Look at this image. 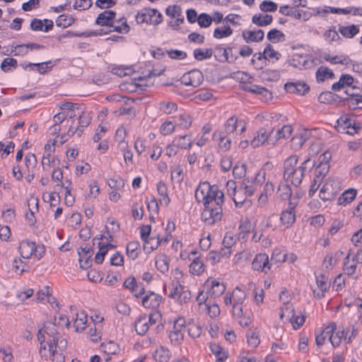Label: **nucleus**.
<instances>
[{
    "label": "nucleus",
    "instance_id": "b1692460",
    "mask_svg": "<svg viewBox=\"0 0 362 362\" xmlns=\"http://www.w3.org/2000/svg\"><path fill=\"white\" fill-rule=\"evenodd\" d=\"M153 357L157 362H168L170 359V351L161 346L155 351Z\"/></svg>",
    "mask_w": 362,
    "mask_h": 362
},
{
    "label": "nucleus",
    "instance_id": "f8f14e48",
    "mask_svg": "<svg viewBox=\"0 0 362 362\" xmlns=\"http://www.w3.org/2000/svg\"><path fill=\"white\" fill-rule=\"evenodd\" d=\"M272 263L269 264V257L264 253H260L256 255L252 262V267L254 270L264 271V269H271Z\"/></svg>",
    "mask_w": 362,
    "mask_h": 362
},
{
    "label": "nucleus",
    "instance_id": "cd10ccee",
    "mask_svg": "<svg viewBox=\"0 0 362 362\" xmlns=\"http://www.w3.org/2000/svg\"><path fill=\"white\" fill-rule=\"evenodd\" d=\"M316 283L321 293L318 292L316 293L315 291L313 292L318 298H322L324 296V293L328 290L329 284L327 281V278L323 274L316 277Z\"/></svg>",
    "mask_w": 362,
    "mask_h": 362
},
{
    "label": "nucleus",
    "instance_id": "e433bc0d",
    "mask_svg": "<svg viewBox=\"0 0 362 362\" xmlns=\"http://www.w3.org/2000/svg\"><path fill=\"white\" fill-rule=\"evenodd\" d=\"M213 54L212 49H202L200 48L194 50V57L197 60L202 61L203 59H209Z\"/></svg>",
    "mask_w": 362,
    "mask_h": 362
},
{
    "label": "nucleus",
    "instance_id": "c756f323",
    "mask_svg": "<svg viewBox=\"0 0 362 362\" xmlns=\"http://www.w3.org/2000/svg\"><path fill=\"white\" fill-rule=\"evenodd\" d=\"M38 202H39L38 199L37 197H31L29 200H28V206L29 207L30 214H26V218L28 220H29L30 225H34V223L36 221L35 216H34L35 211L31 208V204L34 205L35 210L36 211H38Z\"/></svg>",
    "mask_w": 362,
    "mask_h": 362
},
{
    "label": "nucleus",
    "instance_id": "423d86ee",
    "mask_svg": "<svg viewBox=\"0 0 362 362\" xmlns=\"http://www.w3.org/2000/svg\"><path fill=\"white\" fill-rule=\"evenodd\" d=\"M257 134V136H255L250 141V145L253 148L258 147L266 141H272V143L275 141L274 139V127L269 131L264 128H261Z\"/></svg>",
    "mask_w": 362,
    "mask_h": 362
},
{
    "label": "nucleus",
    "instance_id": "13d9d810",
    "mask_svg": "<svg viewBox=\"0 0 362 362\" xmlns=\"http://www.w3.org/2000/svg\"><path fill=\"white\" fill-rule=\"evenodd\" d=\"M267 59L270 58H275L279 60L281 57V54L274 49L273 47L268 44L264 48Z\"/></svg>",
    "mask_w": 362,
    "mask_h": 362
},
{
    "label": "nucleus",
    "instance_id": "72a5a7b5",
    "mask_svg": "<svg viewBox=\"0 0 362 362\" xmlns=\"http://www.w3.org/2000/svg\"><path fill=\"white\" fill-rule=\"evenodd\" d=\"M140 246V244L138 241H131L129 242L126 247L127 255L132 258V259H135L137 258L139 252L138 250Z\"/></svg>",
    "mask_w": 362,
    "mask_h": 362
},
{
    "label": "nucleus",
    "instance_id": "79ce46f5",
    "mask_svg": "<svg viewBox=\"0 0 362 362\" xmlns=\"http://www.w3.org/2000/svg\"><path fill=\"white\" fill-rule=\"evenodd\" d=\"M156 268L163 274L169 269V259L167 256L163 255L156 261Z\"/></svg>",
    "mask_w": 362,
    "mask_h": 362
},
{
    "label": "nucleus",
    "instance_id": "4be33fe9",
    "mask_svg": "<svg viewBox=\"0 0 362 362\" xmlns=\"http://www.w3.org/2000/svg\"><path fill=\"white\" fill-rule=\"evenodd\" d=\"M338 32L346 38H352L359 33V28L356 25L349 26L339 25Z\"/></svg>",
    "mask_w": 362,
    "mask_h": 362
},
{
    "label": "nucleus",
    "instance_id": "6e6d98bb",
    "mask_svg": "<svg viewBox=\"0 0 362 362\" xmlns=\"http://www.w3.org/2000/svg\"><path fill=\"white\" fill-rule=\"evenodd\" d=\"M165 13L167 16L171 18H175L176 16H181L182 9L180 6L173 5L169 6L165 9Z\"/></svg>",
    "mask_w": 362,
    "mask_h": 362
},
{
    "label": "nucleus",
    "instance_id": "09e8293b",
    "mask_svg": "<svg viewBox=\"0 0 362 362\" xmlns=\"http://www.w3.org/2000/svg\"><path fill=\"white\" fill-rule=\"evenodd\" d=\"M177 106L173 102H161L160 103V110L165 114H171L175 112Z\"/></svg>",
    "mask_w": 362,
    "mask_h": 362
},
{
    "label": "nucleus",
    "instance_id": "680f3d73",
    "mask_svg": "<svg viewBox=\"0 0 362 362\" xmlns=\"http://www.w3.org/2000/svg\"><path fill=\"white\" fill-rule=\"evenodd\" d=\"M99 251L96 253L95 257V262L97 264H102L105 256L107 253V250L103 247L101 243H98Z\"/></svg>",
    "mask_w": 362,
    "mask_h": 362
},
{
    "label": "nucleus",
    "instance_id": "bb28decb",
    "mask_svg": "<svg viewBox=\"0 0 362 362\" xmlns=\"http://www.w3.org/2000/svg\"><path fill=\"white\" fill-rule=\"evenodd\" d=\"M225 290L226 287L224 284H221L216 281H213L211 283V288L207 292V293L210 296V297L216 298L223 294Z\"/></svg>",
    "mask_w": 362,
    "mask_h": 362
},
{
    "label": "nucleus",
    "instance_id": "3c124183",
    "mask_svg": "<svg viewBox=\"0 0 362 362\" xmlns=\"http://www.w3.org/2000/svg\"><path fill=\"white\" fill-rule=\"evenodd\" d=\"M92 4V0H75L73 7L79 11L87 10L91 7Z\"/></svg>",
    "mask_w": 362,
    "mask_h": 362
},
{
    "label": "nucleus",
    "instance_id": "0e129e2a",
    "mask_svg": "<svg viewBox=\"0 0 362 362\" xmlns=\"http://www.w3.org/2000/svg\"><path fill=\"white\" fill-rule=\"evenodd\" d=\"M50 354H51V360L52 362H64L65 357L62 354V351L56 350L52 349V346H50Z\"/></svg>",
    "mask_w": 362,
    "mask_h": 362
},
{
    "label": "nucleus",
    "instance_id": "864d4df0",
    "mask_svg": "<svg viewBox=\"0 0 362 362\" xmlns=\"http://www.w3.org/2000/svg\"><path fill=\"white\" fill-rule=\"evenodd\" d=\"M191 124L192 119L189 115L185 113L180 115L177 126L184 129H187Z\"/></svg>",
    "mask_w": 362,
    "mask_h": 362
},
{
    "label": "nucleus",
    "instance_id": "aec40b11",
    "mask_svg": "<svg viewBox=\"0 0 362 362\" xmlns=\"http://www.w3.org/2000/svg\"><path fill=\"white\" fill-rule=\"evenodd\" d=\"M316 80L317 82H323L326 78H334V74L327 66H321L319 67L315 73Z\"/></svg>",
    "mask_w": 362,
    "mask_h": 362
},
{
    "label": "nucleus",
    "instance_id": "49530a36",
    "mask_svg": "<svg viewBox=\"0 0 362 362\" xmlns=\"http://www.w3.org/2000/svg\"><path fill=\"white\" fill-rule=\"evenodd\" d=\"M246 199L247 197L243 194V189L242 187H239L235 195L233 196V202L237 207H241L246 201Z\"/></svg>",
    "mask_w": 362,
    "mask_h": 362
},
{
    "label": "nucleus",
    "instance_id": "2f4dec72",
    "mask_svg": "<svg viewBox=\"0 0 362 362\" xmlns=\"http://www.w3.org/2000/svg\"><path fill=\"white\" fill-rule=\"evenodd\" d=\"M117 23H121V25H115L113 24V26H109L110 28H112V29H110L108 32H105V33H110L111 32H117L119 33H129L130 28L127 23V20L124 18H120L117 21Z\"/></svg>",
    "mask_w": 362,
    "mask_h": 362
},
{
    "label": "nucleus",
    "instance_id": "4468645a",
    "mask_svg": "<svg viewBox=\"0 0 362 362\" xmlns=\"http://www.w3.org/2000/svg\"><path fill=\"white\" fill-rule=\"evenodd\" d=\"M279 12L285 16L293 17L296 19L303 18V21H307L309 18V13L300 10H296L293 8L289 7L288 5L281 6L279 8Z\"/></svg>",
    "mask_w": 362,
    "mask_h": 362
},
{
    "label": "nucleus",
    "instance_id": "9b49d317",
    "mask_svg": "<svg viewBox=\"0 0 362 362\" xmlns=\"http://www.w3.org/2000/svg\"><path fill=\"white\" fill-rule=\"evenodd\" d=\"M162 300V297L153 291H148L142 298V305L146 308H157Z\"/></svg>",
    "mask_w": 362,
    "mask_h": 362
},
{
    "label": "nucleus",
    "instance_id": "7ed1b4c3",
    "mask_svg": "<svg viewBox=\"0 0 362 362\" xmlns=\"http://www.w3.org/2000/svg\"><path fill=\"white\" fill-rule=\"evenodd\" d=\"M223 204L214 205L206 202V204H204V209L202 213V220L206 225H213L217 221L221 220L223 216Z\"/></svg>",
    "mask_w": 362,
    "mask_h": 362
},
{
    "label": "nucleus",
    "instance_id": "8fccbe9b",
    "mask_svg": "<svg viewBox=\"0 0 362 362\" xmlns=\"http://www.w3.org/2000/svg\"><path fill=\"white\" fill-rule=\"evenodd\" d=\"M9 66H12L16 69L18 66L17 60L13 58H5L2 61L0 67L3 71L8 72L10 69Z\"/></svg>",
    "mask_w": 362,
    "mask_h": 362
},
{
    "label": "nucleus",
    "instance_id": "e2e57ef3",
    "mask_svg": "<svg viewBox=\"0 0 362 362\" xmlns=\"http://www.w3.org/2000/svg\"><path fill=\"white\" fill-rule=\"evenodd\" d=\"M166 52L169 57L173 59H184L187 56L185 52L178 49L167 50Z\"/></svg>",
    "mask_w": 362,
    "mask_h": 362
},
{
    "label": "nucleus",
    "instance_id": "4c0bfd02",
    "mask_svg": "<svg viewBox=\"0 0 362 362\" xmlns=\"http://www.w3.org/2000/svg\"><path fill=\"white\" fill-rule=\"evenodd\" d=\"M100 347L103 351L108 355L116 354L119 350L118 344L112 341H110L107 343H103Z\"/></svg>",
    "mask_w": 362,
    "mask_h": 362
},
{
    "label": "nucleus",
    "instance_id": "a19ab883",
    "mask_svg": "<svg viewBox=\"0 0 362 362\" xmlns=\"http://www.w3.org/2000/svg\"><path fill=\"white\" fill-rule=\"evenodd\" d=\"M233 34V29L229 25H225L223 28H216L214 32V37L217 39L226 37Z\"/></svg>",
    "mask_w": 362,
    "mask_h": 362
},
{
    "label": "nucleus",
    "instance_id": "f03ea898",
    "mask_svg": "<svg viewBox=\"0 0 362 362\" xmlns=\"http://www.w3.org/2000/svg\"><path fill=\"white\" fill-rule=\"evenodd\" d=\"M195 198L198 202L202 200L204 204H206V202L214 205L223 204L224 194L218 189L217 185L211 186L207 182L200 185L195 192Z\"/></svg>",
    "mask_w": 362,
    "mask_h": 362
},
{
    "label": "nucleus",
    "instance_id": "c9c22d12",
    "mask_svg": "<svg viewBox=\"0 0 362 362\" xmlns=\"http://www.w3.org/2000/svg\"><path fill=\"white\" fill-rule=\"evenodd\" d=\"M238 119L236 116L230 117L224 124L226 134H231L237 130Z\"/></svg>",
    "mask_w": 362,
    "mask_h": 362
},
{
    "label": "nucleus",
    "instance_id": "0eeeda50",
    "mask_svg": "<svg viewBox=\"0 0 362 362\" xmlns=\"http://www.w3.org/2000/svg\"><path fill=\"white\" fill-rule=\"evenodd\" d=\"M93 254L92 247L86 245L84 247H81V251H78L79 256L80 267L83 269H87L92 265V259H90Z\"/></svg>",
    "mask_w": 362,
    "mask_h": 362
},
{
    "label": "nucleus",
    "instance_id": "603ef678",
    "mask_svg": "<svg viewBox=\"0 0 362 362\" xmlns=\"http://www.w3.org/2000/svg\"><path fill=\"white\" fill-rule=\"evenodd\" d=\"M197 22L200 27L208 28L211 24L212 18L209 15L203 13L198 16Z\"/></svg>",
    "mask_w": 362,
    "mask_h": 362
},
{
    "label": "nucleus",
    "instance_id": "6ab92c4d",
    "mask_svg": "<svg viewBox=\"0 0 362 362\" xmlns=\"http://www.w3.org/2000/svg\"><path fill=\"white\" fill-rule=\"evenodd\" d=\"M341 97L331 91H325L320 94L318 101L320 103L332 104L333 103L339 102Z\"/></svg>",
    "mask_w": 362,
    "mask_h": 362
},
{
    "label": "nucleus",
    "instance_id": "5fc2aeb1",
    "mask_svg": "<svg viewBox=\"0 0 362 362\" xmlns=\"http://www.w3.org/2000/svg\"><path fill=\"white\" fill-rule=\"evenodd\" d=\"M25 166L28 168V171L30 172V169H33L36 167L37 160L34 153H29L25 157Z\"/></svg>",
    "mask_w": 362,
    "mask_h": 362
},
{
    "label": "nucleus",
    "instance_id": "39448f33",
    "mask_svg": "<svg viewBox=\"0 0 362 362\" xmlns=\"http://www.w3.org/2000/svg\"><path fill=\"white\" fill-rule=\"evenodd\" d=\"M204 76L198 69H193L185 73L181 78L182 84L188 86L198 87L203 81Z\"/></svg>",
    "mask_w": 362,
    "mask_h": 362
},
{
    "label": "nucleus",
    "instance_id": "774afa93",
    "mask_svg": "<svg viewBox=\"0 0 362 362\" xmlns=\"http://www.w3.org/2000/svg\"><path fill=\"white\" fill-rule=\"evenodd\" d=\"M329 165H318L315 169V177L319 180H322L325 175L328 173Z\"/></svg>",
    "mask_w": 362,
    "mask_h": 362
},
{
    "label": "nucleus",
    "instance_id": "2eb2a0df",
    "mask_svg": "<svg viewBox=\"0 0 362 362\" xmlns=\"http://www.w3.org/2000/svg\"><path fill=\"white\" fill-rule=\"evenodd\" d=\"M124 287L127 289H129L132 293H134V296L139 298L145 293V288L144 286H141L139 288V291L137 292V288L139 287V284H137L136 279L134 276L128 277L124 282Z\"/></svg>",
    "mask_w": 362,
    "mask_h": 362
},
{
    "label": "nucleus",
    "instance_id": "58836bf2",
    "mask_svg": "<svg viewBox=\"0 0 362 362\" xmlns=\"http://www.w3.org/2000/svg\"><path fill=\"white\" fill-rule=\"evenodd\" d=\"M292 132L291 125H284L281 129H279L275 134L274 133V139L277 141L281 138H288Z\"/></svg>",
    "mask_w": 362,
    "mask_h": 362
},
{
    "label": "nucleus",
    "instance_id": "dca6fc26",
    "mask_svg": "<svg viewBox=\"0 0 362 362\" xmlns=\"http://www.w3.org/2000/svg\"><path fill=\"white\" fill-rule=\"evenodd\" d=\"M185 320L184 317H178L174 322L173 331L170 334V339L171 341H180L183 339V334L181 331L185 325Z\"/></svg>",
    "mask_w": 362,
    "mask_h": 362
},
{
    "label": "nucleus",
    "instance_id": "473e14b6",
    "mask_svg": "<svg viewBox=\"0 0 362 362\" xmlns=\"http://www.w3.org/2000/svg\"><path fill=\"white\" fill-rule=\"evenodd\" d=\"M74 21L75 19L73 16L69 14H62L57 17L56 24L59 27L67 28L71 25Z\"/></svg>",
    "mask_w": 362,
    "mask_h": 362
},
{
    "label": "nucleus",
    "instance_id": "f704fd0d",
    "mask_svg": "<svg viewBox=\"0 0 362 362\" xmlns=\"http://www.w3.org/2000/svg\"><path fill=\"white\" fill-rule=\"evenodd\" d=\"M204 263L199 257H196L191 263L189 268L190 272L193 274L199 275L204 272Z\"/></svg>",
    "mask_w": 362,
    "mask_h": 362
},
{
    "label": "nucleus",
    "instance_id": "7c9ffc66",
    "mask_svg": "<svg viewBox=\"0 0 362 362\" xmlns=\"http://www.w3.org/2000/svg\"><path fill=\"white\" fill-rule=\"evenodd\" d=\"M227 50L232 52L231 47L224 48L221 45H217L215 47L214 57L220 62H225L228 61L227 56Z\"/></svg>",
    "mask_w": 362,
    "mask_h": 362
},
{
    "label": "nucleus",
    "instance_id": "4d7b16f0",
    "mask_svg": "<svg viewBox=\"0 0 362 362\" xmlns=\"http://www.w3.org/2000/svg\"><path fill=\"white\" fill-rule=\"evenodd\" d=\"M246 173V165L245 164H236L233 169V175L235 178H242L245 177Z\"/></svg>",
    "mask_w": 362,
    "mask_h": 362
},
{
    "label": "nucleus",
    "instance_id": "338daca9",
    "mask_svg": "<svg viewBox=\"0 0 362 362\" xmlns=\"http://www.w3.org/2000/svg\"><path fill=\"white\" fill-rule=\"evenodd\" d=\"M111 72L119 77H123L129 75L131 73V68L124 66H116L112 69Z\"/></svg>",
    "mask_w": 362,
    "mask_h": 362
},
{
    "label": "nucleus",
    "instance_id": "a878e982",
    "mask_svg": "<svg viewBox=\"0 0 362 362\" xmlns=\"http://www.w3.org/2000/svg\"><path fill=\"white\" fill-rule=\"evenodd\" d=\"M280 220L281 223L287 228L291 226L296 221L295 211L284 210L281 212Z\"/></svg>",
    "mask_w": 362,
    "mask_h": 362
},
{
    "label": "nucleus",
    "instance_id": "393cba45",
    "mask_svg": "<svg viewBox=\"0 0 362 362\" xmlns=\"http://www.w3.org/2000/svg\"><path fill=\"white\" fill-rule=\"evenodd\" d=\"M272 20V16L269 14H265L264 16H262V14H255L252 18V22L260 27L270 25Z\"/></svg>",
    "mask_w": 362,
    "mask_h": 362
},
{
    "label": "nucleus",
    "instance_id": "5701e85b",
    "mask_svg": "<svg viewBox=\"0 0 362 362\" xmlns=\"http://www.w3.org/2000/svg\"><path fill=\"white\" fill-rule=\"evenodd\" d=\"M213 139L214 140H219V147L223 150L227 151L230 147L231 141L229 138L226 137L223 135V132H215L213 134Z\"/></svg>",
    "mask_w": 362,
    "mask_h": 362
},
{
    "label": "nucleus",
    "instance_id": "ea45409f",
    "mask_svg": "<svg viewBox=\"0 0 362 362\" xmlns=\"http://www.w3.org/2000/svg\"><path fill=\"white\" fill-rule=\"evenodd\" d=\"M267 37L272 42H278L284 40L285 35L277 29H272L268 32Z\"/></svg>",
    "mask_w": 362,
    "mask_h": 362
},
{
    "label": "nucleus",
    "instance_id": "a18cd8bd",
    "mask_svg": "<svg viewBox=\"0 0 362 362\" xmlns=\"http://www.w3.org/2000/svg\"><path fill=\"white\" fill-rule=\"evenodd\" d=\"M278 191L279 192V196L281 199H290L292 194V190L288 184L279 185Z\"/></svg>",
    "mask_w": 362,
    "mask_h": 362
},
{
    "label": "nucleus",
    "instance_id": "de8ad7c7",
    "mask_svg": "<svg viewBox=\"0 0 362 362\" xmlns=\"http://www.w3.org/2000/svg\"><path fill=\"white\" fill-rule=\"evenodd\" d=\"M250 180L248 178L245 179L243 181V183L240 187H242L243 189V194L245 195V197H252L254 194V192L255 191V186L251 184L250 185Z\"/></svg>",
    "mask_w": 362,
    "mask_h": 362
},
{
    "label": "nucleus",
    "instance_id": "20e7f679",
    "mask_svg": "<svg viewBox=\"0 0 362 362\" xmlns=\"http://www.w3.org/2000/svg\"><path fill=\"white\" fill-rule=\"evenodd\" d=\"M344 93L348 97H341L339 103H346L349 107L352 109L362 108V89L352 86L347 88Z\"/></svg>",
    "mask_w": 362,
    "mask_h": 362
},
{
    "label": "nucleus",
    "instance_id": "a211bd4d",
    "mask_svg": "<svg viewBox=\"0 0 362 362\" xmlns=\"http://www.w3.org/2000/svg\"><path fill=\"white\" fill-rule=\"evenodd\" d=\"M242 37L247 43L250 42H261L264 37V33L262 30L259 29L257 31L244 30L242 32Z\"/></svg>",
    "mask_w": 362,
    "mask_h": 362
},
{
    "label": "nucleus",
    "instance_id": "ddd939ff",
    "mask_svg": "<svg viewBox=\"0 0 362 362\" xmlns=\"http://www.w3.org/2000/svg\"><path fill=\"white\" fill-rule=\"evenodd\" d=\"M21 255L24 259L30 258L35 252H37V248L34 242L23 240L19 244L18 247Z\"/></svg>",
    "mask_w": 362,
    "mask_h": 362
},
{
    "label": "nucleus",
    "instance_id": "6e6552de",
    "mask_svg": "<svg viewBox=\"0 0 362 362\" xmlns=\"http://www.w3.org/2000/svg\"><path fill=\"white\" fill-rule=\"evenodd\" d=\"M286 92L290 93H296L300 95H305L310 90V87L305 83H293L287 82L284 85Z\"/></svg>",
    "mask_w": 362,
    "mask_h": 362
},
{
    "label": "nucleus",
    "instance_id": "f257e3e1",
    "mask_svg": "<svg viewBox=\"0 0 362 362\" xmlns=\"http://www.w3.org/2000/svg\"><path fill=\"white\" fill-rule=\"evenodd\" d=\"M298 160L297 156H291L284 162V179L286 182H291L295 187L300 185L308 164L310 163V159L308 158L297 167Z\"/></svg>",
    "mask_w": 362,
    "mask_h": 362
},
{
    "label": "nucleus",
    "instance_id": "052dcab7",
    "mask_svg": "<svg viewBox=\"0 0 362 362\" xmlns=\"http://www.w3.org/2000/svg\"><path fill=\"white\" fill-rule=\"evenodd\" d=\"M81 315H83L79 317V315H77V317L75 320V327L76 331H83L86 327V324L87 322V315H84L83 313H81Z\"/></svg>",
    "mask_w": 362,
    "mask_h": 362
},
{
    "label": "nucleus",
    "instance_id": "f3484780",
    "mask_svg": "<svg viewBox=\"0 0 362 362\" xmlns=\"http://www.w3.org/2000/svg\"><path fill=\"white\" fill-rule=\"evenodd\" d=\"M145 18L147 20L146 23L158 25L163 21L162 14L156 8H144Z\"/></svg>",
    "mask_w": 362,
    "mask_h": 362
},
{
    "label": "nucleus",
    "instance_id": "37998d69",
    "mask_svg": "<svg viewBox=\"0 0 362 362\" xmlns=\"http://www.w3.org/2000/svg\"><path fill=\"white\" fill-rule=\"evenodd\" d=\"M159 245L160 241L155 240L154 238H151L146 240V243H144L143 249L146 253L149 254L156 250Z\"/></svg>",
    "mask_w": 362,
    "mask_h": 362
},
{
    "label": "nucleus",
    "instance_id": "c85d7f7f",
    "mask_svg": "<svg viewBox=\"0 0 362 362\" xmlns=\"http://www.w3.org/2000/svg\"><path fill=\"white\" fill-rule=\"evenodd\" d=\"M356 190L354 189H349L346 190L344 193L341 194V195L339 197L338 199V204H346L350 203L351 201H353L356 196Z\"/></svg>",
    "mask_w": 362,
    "mask_h": 362
},
{
    "label": "nucleus",
    "instance_id": "1a4fd4ad",
    "mask_svg": "<svg viewBox=\"0 0 362 362\" xmlns=\"http://www.w3.org/2000/svg\"><path fill=\"white\" fill-rule=\"evenodd\" d=\"M116 17V12L110 10H105L100 13L95 20V24L100 26H113L114 19Z\"/></svg>",
    "mask_w": 362,
    "mask_h": 362
},
{
    "label": "nucleus",
    "instance_id": "bf43d9fd",
    "mask_svg": "<svg viewBox=\"0 0 362 362\" xmlns=\"http://www.w3.org/2000/svg\"><path fill=\"white\" fill-rule=\"evenodd\" d=\"M305 140L303 135L294 136L291 141V147L295 150L300 149L305 142Z\"/></svg>",
    "mask_w": 362,
    "mask_h": 362
},
{
    "label": "nucleus",
    "instance_id": "69168bd1",
    "mask_svg": "<svg viewBox=\"0 0 362 362\" xmlns=\"http://www.w3.org/2000/svg\"><path fill=\"white\" fill-rule=\"evenodd\" d=\"M260 9L264 12H274L277 9V4L272 1H264L260 4Z\"/></svg>",
    "mask_w": 362,
    "mask_h": 362
},
{
    "label": "nucleus",
    "instance_id": "9d476101",
    "mask_svg": "<svg viewBox=\"0 0 362 362\" xmlns=\"http://www.w3.org/2000/svg\"><path fill=\"white\" fill-rule=\"evenodd\" d=\"M333 180L327 181L320 190V198L323 201L332 200L334 198L337 191L333 187Z\"/></svg>",
    "mask_w": 362,
    "mask_h": 362
},
{
    "label": "nucleus",
    "instance_id": "412c9836",
    "mask_svg": "<svg viewBox=\"0 0 362 362\" xmlns=\"http://www.w3.org/2000/svg\"><path fill=\"white\" fill-rule=\"evenodd\" d=\"M135 330L139 335H144L149 329L146 315H140L134 323Z\"/></svg>",
    "mask_w": 362,
    "mask_h": 362
},
{
    "label": "nucleus",
    "instance_id": "c03bdc74",
    "mask_svg": "<svg viewBox=\"0 0 362 362\" xmlns=\"http://www.w3.org/2000/svg\"><path fill=\"white\" fill-rule=\"evenodd\" d=\"M233 305H242L246 298V294L239 287H236L232 293Z\"/></svg>",
    "mask_w": 362,
    "mask_h": 362
}]
</instances>
